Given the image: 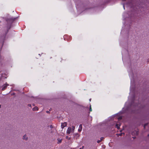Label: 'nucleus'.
Here are the masks:
<instances>
[{
    "instance_id": "f8f14e48",
    "label": "nucleus",
    "mask_w": 149,
    "mask_h": 149,
    "mask_svg": "<svg viewBox=\"0 0 149 149\" xmlns=\"http://www.w3.org/2000/svg\"><path fill=\"white\" fill-rule=\"evenodd\" d=\"M120 125L118 124H116V127L118 129H119L120 128Z\"/></svg>"
},
{
    "instance_id": "393cba45",
    "label": "nucleus",
    "mask_w": 149,
    "mask_h": 149,
    "mask_svg": "<svg viewBox=\"0 0 149 149\" xmlns=\"http://www.w3.org/2000/svg\"><path fill=\"white\" fill-rule=\"evenodd\" d=\"M137 106H138V107L139 106V104H138V105H137Z\"/></svg>"
},
{
    "instance_id": "9d476101",
    "label": "nucleus",
    "mask_w": 149,
    "mask_h": 149,
    "mask_svg": "<svg viewBox=\"0 0 149 149\" xmlns=\"http://www.w3.org/2000/svg\"><path fill=\"white\" fill-rule=\"evenodd\" d=\"M104 139V137H101V138H100V140H98L97 141V142L98 143H100V142H101L103 139Z\"/></svg>"
},
{
    "instance_id": "7c9ffc66",
    "label": "nucleus",
    "mask_w": 149,
    "mask_h": 149,
    "mask_svg": "<svg viewBox=\"0 0 149 149\" xmlns=\"http://www.w3.org/2000/svg\"><path fill=\"white\" fill-rule=\"evenodd\" d=\"M52 132H52H52H51V133H52Z\"/></svg>"
},
{
    "instance_id": "f3484780",
    "label": "nucleus",
    "mask_w": 149,
    "mask_h": 149,
    "mask_svg": "<svg viewBox=\"0 0 149 149\" xmlns=\"http://www.w3.org/2000/svg\"><path fill=\"white\" fill-rule=\"evenodd\" d=\"M50 127L51 128H53V127L52 125H50Z\"/></svg>"
},
{
    "instance_id": "0eeeda50",
    "label": "nucleus",
    "mask_w": 149,
    "mask_h": 149,
    "mask_svg": "<svg viewBox=\"0 0 149 149\" xmlns=\"http://www.w3.org/2000/svg\"><path fill=\"white\" fill-rule=\"evenodd\" d=\"M82 129V125L81 124H80L79 125V128L78 130V131L79 132H80L81 131Z\"/></svg>"
},
{
    "instance_id": "7ed1b4c3",
    "label": "nucleus",
    "mask_w": 149,
    "mask_h": 149,
    "mask_svg": "<svg viewBox=\"0 0 149 149\" xmlns=\"http://www.w3.org/2000/svg\"><path fill=\"white\" fill-rule=\"evenodd\" d=\"M8 85H9L8 84H4L3 86V88H2V90L3 91L7 87Z\"/></svg>"
},
{
    "instance_id": "1a4fd4ad",
    "label": "nucleus",
    "mask_w": 149,
    "mask_h": 149,
    "mask_svg": "<svg viewBox=\"0 0 149 149\" xmlns=\"http://www.w3.org/2000/svg\"><path fill=\"white\" fill-rule=\"evenodd\" d=\"M57 140L58 141L57 143L58 144V143H61L62 141V139H57Z\"/></svg>"
},
{
    "instance_id": "9b49d317",
    "label": "nucleus",
    "mask_w": 149,
    "mask_h": 149,
    "mask_svg": "<svg viewBox=\"0 0 149 149\" xmlns=\"http://www.w3.org/2000/svg\"><path fill=\"white\" fill-rule=\"evenodd\" d=\"M72 130L71 129V132L72 133H74V130L75 128V126H72Z\"/></svg>"
},
{
    "instance_id": "dca6fc26",
    "label": "nucleus",
    "mask_w": 149,
    "mask_h": 149,
    "mask_svg": "<svg viewBox=\"0 0 149 149\" xmlns=\"http://www.w3.org/2000/svg\"><path fill=\"white\" fill-rule=\"evenodd\" d=\"M66 138L67 139H68V140H70V137L68 138V136H66Z\"/></svg>"
},
{
    "instance_id": "412c9836",
    "label": "nucleus",
    "mask_w": 149,
    "mask_h": 149,
    "mask_svg": "<svg viewBox=\"0 0 149 149\" xmlns=\"http://www.w3.org/2000/svg\"><path fill=\"white\" fill-rule=\"evenodd\" d=\"M84 148V146H83L82 148H80L79 149H82Z\"/></svg>"
},
{
    "instance_id": "bb28decb",
    "label": "nucleus",
    "mask_w": 149,
    "mask_h": 149,
    "mask_svg": "<svg viewBox=\"0 0 149 149\" xmlns=\"http://www.w3.org/2000/svg\"><path fill=\"white\" fill-rule=\"evenodd\" d=\"M1 104H0V109L1 108Z\"/></svg>"
},
{
    "instance_id": "39448f33",
    "label": "nucleus",
    "mask_w": 149,
    "mask_h": 149,
    "mask_svg": "<svg viewBox=\"0 0 149 149\" xmlns=\"http://www.w3.org/2000/svg\"><path fill=\"white\" fill-rule=\"evenodd\" d=\"M73 135L74 136V137L75 138H76V139H77L80 136V135L77 133L74 134Z\"/></svg>"
},
{
    "instance_id": "6ab92c4d",
    "label": "nucleus",
    "mask_w": 149,
    "mask_h": 149,
    "mask_svg": "<svg viewBox=\"0 0 149 149\" xmlns=\"http://www.w3.org/2000/svg\"><path fill=\"white\" fill-rule=\"evenodd\" d=\"M46 112L47 113H50L49 111H46Z\"/></svg>"
},
{
    "instance_id": "b1692460",
    "label": "nucleus",
    "mask_w": 149,
    "mask_h": 149,
    "mask_svg": "<svg viewBox=\"0 0 149 149\" xmlns=\"http://www.w3.org/2000/svg\"><path fill=\"white\" fill-rule=\"evenodd\" d=\"M119 119H122V118L121 117H119Z\"/></svg>"
},
{
    "instance_id": "20e7f679",
    "label": "nucleus",
    "mask_w": 149,
    "mask_h": 149,
    "mask_svg": "<svg viewBox=\"0 0 149 149\" xmlns=\"http://www.w3.org/2000/svg\"><path fill=\"white\" fill-rule=\"evenodd\" d=\"M71 132V128L69 127H68V129L67 130V133H68V134H69Z\"/></svg>"
},
{
    "instance_id": "a211bd4d",
    "label": "nucleus",
    "mask_w": 149,
    "mask_h": 149,
    "mask_svg": "<svg viewBox=\"0 0 149 149\" xmlns=\"http://www.w3.org/2000/svg\"><path fill=\"white\" fill-rule=\"evenodd\" d=\"M33 111L36 110V108H35V107L33 108Z\"/></svg>"
},
{
    "instance_id": "2f4dec72",
    "label": "nucleus",
    "mask_w": 149,
    "mask_h": 149,
    "mask_svg": "<svg viewBox=\"0 0 149 149\" xmlns=\"http://www.w3.org/2000/svg\"><path fill=\"white\" fill-rule=\"evenodd\" d=\"M148 136H149V134H148Z\"/></svg>"
},
{
    "instance_id": "72a5a7b5",
    "label": "nucleus",
    "mask_w": 149,
    "mask_h": 149,
    "mask_svg": "<svg viewBox=\"0 0 149 149\" xmlns=\"http://www.w3.org/2000/svg\"><path fill=\"white\" fill-rule=\"evenodd\" d=\"M123 134L124 135L125 134L124 133H123Z\"/></svg>"
},
{
    "instance_id": "423d86ee",
    "label": "nucleus",
    "mask_w": 149,
    "mask_h": 149,
    "mask_svg": "<svg viewBox=\"0 0 149 149\" xmlns=\"http://www.w3.org/2000/svg\"><path fill=\"white\" fill-rule=\"evenodd\" d=\"M22 139L25 140L26 141H27L28 139V138L26 136V135L25 134L23 136Z\"/></svg>"
},
{
    "instance_id": "a878e982",
    "label": "nucleus",
    "mask_w": 149,
    "mask_h": 149,
    "mask_svg": "<svg viewBox=\"0 0 149 149\" xmlns=\"http://www.w3.org/2000/svg\"><path fill=\"white\" fill-rule=\"evenodd\" d=\"M89 8H86V9H85V10H86L87 9H88Z\"/></svg>"
},
{
    "instance_id": "c85d7f7f",
    "label": "nucleus",
    "mask_w": 149,
    "mask_h": 149,
    "mask_svg": "<svg viewBox=\"0 0 149 149\" xmlns=\"http://www.w3.org/2000/svg\"><path fill=\"white\" fill-rule=\"evenodd\" d=\"M91 99H90V100H89V101H91Z\"/></svg>"
},
{
    "instance_id": "f03ea898",
    "label": "nucleus",
    "mask_w": 149,
    "mask_h": 149,
    "mask_svg": "<svg viewBox=\"0 0 149 149\" xmlns=\"http://www.w3.org/2000/svg\"><path fill=\"white\" fill-rule=\"evenodd\" d=\"M67 124L66 122H64L63 123H62L61 124V128L63 129L65 127L67 126Z\"/></svg>"
},
{
    "instance_id": "4468645a",
    "label": "nucleus",
    "mask_w": 149,
    "mask_h": 149,
    "mask_svg": "<svg viewBox=\"0 0 149 149\" xmlns=\"http://www.w3.org/2000/svg\"><path fill=\"white\" fill-rule=\"evenodd\" d=\"M148 124V123H146L144 124V128H145L146 126Z\"/></svg>"
},
{
    "instance_id": "aec40b11",
    "label": "nucleus",
    "mask_w": 149,
    "mask_h": 149,
    "mask_svg": "<svg viewBox=\"0 0 149 149\" xmlns=\"http://www.w3.org/2000/svg\"><path fill=\"white\" fill-rule=\"evenodd\" d=\"M10 27H8V30H7V32L8 31V30H9V29H10Z\"/></svg>"
},
{
    "instance_id": "c756f323",
    "label": "nucleus",
    "mask_w": 149,
    "mask_h": 149,
    "mask_svg": "<svg viewBox=\"0 0 149 149\" xmlns=\"http://www.w3.org/2000/svg\"><path fill=\"white\" fill-rule=\"evenodd\" d=\"M122 0L123 1H126V0Z\"/></svg>"
},
{
    "instance_id": "2eb2a0df",
    "label": "nucleus",
    "mask_w": 149,
    "mask_h": 149,
    "mask_svg": "<svg viewBox=\"0 0 149 149\" xmlns=\"http://www.w3.org/2000/svg\"><path fill=\"white\" fill-rule=\"evenodd\" d=\"M123 134V133H120V134H117V135H119V136H122V134Z\"/></svg>"
},
{
    "instance_id": "6e6552de",
    "label": "nucleus",
    "mask_w": 149,
    "mask_h": 149,
    "mask_svg": "<svg viewBox=\"0 0 149 149\" xmlns=\"http://www.w3.org/2000/svg\"><path fill=\"white\" fill-rule=\"evenodd\" d=\"M134 134H135L136 135H138V132L137 131H134L133 132H132V134L134 135Z\"/></svg>"
},
{
    "instance_id": "f257e3e1",
    "label": "nucleus",
    "mask_w": 149,
    "mask_h": 149,
    "mask_svg": "<svg viewBox=\"0 0 149 149\" xmlns=\"http://www.w3.org/2000/svg\"><path fill=\"white\" fill-rule=\"evenodd\" d=\"M16 18H13V17L9 18L6 19V21L8 23H12L15 20Z\"/></svg>"
},
{
    "instance_id": "cd10ccee",
    "label": "nucleus",
    "mask_w": 149,
    "mask_h": 149,
    "mask_svg": "<svg viewBox=\"0 0 149 149\" xmlns=\"http://www.w3.org/2000/svg\"><path fill=\"white\" fill-rule=\"evenodd\" d=\"M36 109H37V110H38V108L37 107Z\"/></svg>"
},
{
    "instance_id": "473e14b6",
    "label": "nucleus",
    "mask_w": 149,
    "mask_h": 149,
    "mask_svg": "<svg viewBox=\"0 0 149 149\" xmlns=\"http://www.w3.org/2000/svg\"><path fill=\"white\" fill-rule=\"evenodd\" d=\"M123 7H124V8L125 9V7H124V6H123Z\"/></svg>"
},
{
    "instance_id": "ddd939ff",
    "label": "nucleus",
    "mask_w": 149,
    "mask_h": 149,
    "mask_svg": "<svg viewBox=\"0 0 149 149\" xmlns=\"http://www.w3.org/2000/svg\"><path fill=\"white\" fill-rule=\"evenodd\" d=\"M89 111H92V109L91 107V105L90 104V106Z\"/></svg>"
},
{
    "instance_id": "4be33fe9",
    "label": "nucleus",
    "mask_w": 149,
    "mask_h": 149,
    "mask_svg": "<svg viewBox=\"0 0 149 149\" xmlns=\"http://www.w3.org/2000/svg\"><path fill=\"white\" fill-rule=\"evenodd\" d=\"M28 105V106L29 107H31V105L30 104H29Z\"/></svg>"
},
{
    "instance_id": "5701e85b",
    "label": "nucleus",
    "mask_w": 149,
    "mask_h": 149,
    "mask_svg": "<svg viewBox=\"0 0 149 149\" xmlns=\"http://www.w3.org/2000/svg\"><path fill=\"white\" fill-rule=\"evenodd\" d=\"M147 62H149V58L148 59V60H147Z\"/></svg>"
}]
</instances>
